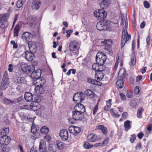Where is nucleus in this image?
<instances>
[{"instance_id":"obj_58","label":"nucleus","mask_w":152,"mask_h":152,"mask_svg":"<svg viewBox=\"0 0 152 152\" xmlns=\"http://www.w3.org/2000/svg\"><path fill=\"white\" fill-rule=\"evenodd\" d=\"M74 126H70L69 128V130L70 132L74 134Z\"/></svg>"},{"instance_id":"obj_63","label":"nucleus","mask_w":152,"mask_h":152,"mask_svg":"<svg viewBox=\"0 0 152 152\" xmlns=\"http://www.w3.org/2000/svg\"><path fill=\"white\" fill-rule=\"evenodd\" d=\"M120 96L121 99L123 100H125L126 96L124 94L122 93H120Z\"/></svg>"},{"instance_id":"obj_52","label":"nucleus","mask_w":152,"mask_h":152,"mask_svg":"<svg viewBox=\"0 0 152 152\" xmlns=\"http://www.w3.org/2000/svg\"><path fill=\"white\" fill-rule=\"evenodd\" d=\"M143 4L144 5V7L146 8H149L150 7V4L149 2L147 1H144L143 2Z\"/></svg>"},{"instance_id":"obj_8","label":"nucleus","mask_w":152,"mask_h":152,"mask_svg":"<svg viewBox=\"0 0 152 152\" xmlns=\"http://www.w3.org/2000/svg\"><path fill=\"white\" fill-rule=\"evenodd\" d=\"M80 47L79 43L76 41H71L69 45V49L70 52L77 50V52L79 50Z\"/></svg>"},{"instance_id":"obj_25","label":"nucleus","mask_w":152,"mask_h":152,"mask_svg":"<svg viewBox=\"0 0 152 152\" xmlns=\"http://www.w3.org/2000/svg\"><path fill=\"white\" fill-rule=\"evenodd\" d=\"M39 149L40 152L47 150L46 144L45 141L41 140L39 144Z\"/></svg>"},{"instance_id":"obj_62","label":"nucleus","mask_w":152,"mask_h":152,"mask_svg":"<svg viewBox=\"0 0 152 152\" xmlns=\"http://www.w3.org/2000/svg\"><path fill=\"white\" fill-rule=\"evenodd\" d=\"M30 152H39L38 151L37 148L33 147L31 148Z\"/></svg>"},{"instance_id":"obj_20","label":"nucleus","mask_w":152,"mask_h":152,"mask_svg":"<svg viewBox=\"0 0 152 152\" xmlns=\"http://www.w3.org/2000/svg\"><path fill=\"white\" fill-rule=\"evenodd\" d=\"M25 58L28 61H32L34 58V55L31 52L26 51L25 52Z\"/></svg>"},{"instance_id":"obj_3","label":"nucleus","mask_w":152,"mask_h":152,"mask_svg":"<svg viewBox=\"0 0 152 152\" xmlns=\"http://www.w3.org/2000/svg\"><path fill=\"white\" fill-rule=\"evenodd\" d=\"M83 113H82L80 111L75 110L73 111L72 118H69V122L72 124L74 123L72 121H71L72 119L77 121L82 120L84 118V114Z\"/></svg>"},{"instance_id":"obj_36","label":"nucleus","mask_w":152,"mask_h":152,"mask_svg":"<svg viewBox=\"0 0 152 152\" xmlns=\"http://www.w3.org/2000/svg\"><path fill=\"white\" fill-rule=\"evenodd\" d=\"M111 101L112 100L111 99H110L108 101H107L106 105L104 107V110L108 111L110 108L111 104Z\"/></svg>"},{"instance_id":"obj_45","label":"nucleus","mask_w":152,"mask_h":152,"mask_svg":"<svg viewBox=\"0 0 152 152\" xmlns=\"http://www.w3.org/2000/svg\"><path fill=\"white\" fill-rule=\"evenodd\" d=\"M24 2H23L22 0H18L17 3V7L18 8L21 7L23 6V4Z\"/></svg>"},{"instance_id":"obj_13","label":"nucleus","mask_w":152,"mask_h":152,"mask_svg":"<svg viewBox=\"0 0 152 152\" xmlns=\"http://www.w3.org/2000/svg\"><path fill=\"white\" fill-rule=\"evenodd\" d=\"M32 34L28 32H26L23 34L22 38L25 42H26L28 43V42H32L30 40L32 38Z\"/></svg>"},{"instance_id":"obj_24","label":"nucleus","mask_w":152,"mask_h":152,"mask_svg":"<svg viewBox=\"0 0 152 152\" xmlns=\"http://www.w3.org/2000/svg\"><path fill=\"white\" fill-rule=\"evenodd\" d=\"M105 76V74L103 72H96L95 77L98 80H101L103 79Z\"/></svg>"},{"instance_id":"obj_59","label":"nucleus","mask_w":152,"mask_h":152,"mask_svg":"<svg viewBox=\"0 0 152 152\" xmlns=\"http://www.w3.org/2000/svg\"><path fill=\"white\" fill-rule=\"evenodd\" d=\"M109 140V138L108 137H106L104 140L102 144L103 146H105L108 143Z\"/></svg>"},{"instance_id":"obj_51","label":"nucleus","mask_w":152,"mask_h":152,"mask_svg":"<svg viewBox=\"0 0 152 152\" xmlns=\"http://www.w3.org/2000/svg\"><path fill=\"white\" fill-rule=\"evenodd\" d=\"M98 104H96V105L95 106V107L94 108L93 110V114L94 115H95L96 114V112L97 111V110L98 109Z\"/></svg>"},{"instance_id":"obj_49","label":"nucleus","mask_w":152,"mask_h":152,"mask_svg":"<svg viewBox=\"0 0 152 152\" xmlns=\"http://www.w3.org/2000/svg\"><path fill=\"white\" fill-rule=\"evenodd\" d=\"M74 134L78 133L81 131V129L79 127L74 126Z\"/></svg>"},{"instance_id":"obj_17","label":"nucleus","mask_w":152,"mask_h":152,"mask_svg":"<svg viewBox=\"0 0 152 152\" xmlns=\"http://www.w3.org/2000/svg\"><path fill=\"white\" fill-rule=\"evenodd\" d=\"M31 72L30 76L33 79H37L41 75V71L40 69H37L35 71Z\"/></svg>"},{"instance_id":"obj_21","label":"nucleus","mask_w":152,"mask_h":152,"mask_svg":"<svg viewBox=\"0 0 152 152\" xmlns=\"http://www.w3.org/2000/svg\"><path fill=\"white\" fill-rule=\"evenodd\" d=\"M36 18L33 16H31L29 17L28 19V24L29 26L31 28H34V22L36 20Z\"/></svg>"},{"instance_id":"obj_57","label":"nucleus","mask_w":152,"mask_h":152,"mask_svg":"<svg viewBox=\"0 0 152 152\" xmlns=\"http://www.w3.org/2000/svg\"><path fill=\"white\" fill-rule=\"evenodd\" d=\"M126 95L128 98H132L133 96L132 93V92H127Z\"/></svg>"},{"instance_id":"obj_35","label":"nucleus","mask_w":152,"mask_h":152,"mask_svg":"<svg viewBox=\"0 0 152 152\" xmlns=\"http://www.w3.org/2000/svg\"><path fill=\"white\" fill-rule=\"evenodd\" d=\"M85 94L88 96H90L91 97H93L94 96V92L88 89L85 91Z\"/></svg>"},{"instance_id":"obj_22","label":"nucleus","mask_w":152,"mask_h":152,"mask_svg":"<svg viewBox=\"0 0 152 152\" xmlns=\"http://www.w3.org/2000/svg\"><path fill=\"white\" fill-rule=\"evenodd\" d=\"M126 75V69L123 68H121L119 71L118 74V77L121 79H124Z\"/></svg>"},{"instance_id":"obj_14","label":"nucleus","mask_w":152,"mask_h":152,"mask_svg":"<svg viewBox=\"0 0 152 152\" xmlns=\"http://www.w3.org/2000/svg\"><path fill=\"white\" fill-rule=\"evenodd\" d=\"M30 107V108L34 111H37L39 109V107L44 109V107L42 106H40V104L36 102H33L31 104Z\"/></svg>"},{"instance_id":"obj_27","label":"nucleus","mask_w":152,"mask_h":152,"mask_svg":"<svg viewBox=\"0 0 152 152\" xmlns=\"http://www.w3.org/2000/svg\"><path fill=\"white\" fill-rule=\"evenodd\" d=\"M33 96L30 93L26 92L24 95V98L27 102H31L32 101Z\"/></svg>"},{"instance_id":"obj_6","label":"nucleus","mask_w":152,"mask_h":152,"mask_svg":"<svg viewBox=\"0 0 152 152\" xmlns=\"http://www.w3.org/2000/svg\"><path fill=\"white\" fill-rule=\"evenodd\" d=\"M107 59L105 54L103 53H98L96 58V61L99 64H104Z\"/></svg>"},{"instance_id":"obj_53","label":"nucleus","mask_w":152,"mask_h":152,"mask_svg":"<svg viewBox=\"0 0 152 152\" xmlns=\"http://www.w3.org/2000/svg\"><path fill=\"white\" fill-rule=\"evenodd\" d=\"M134 94H137L139 93L140 90L138 86H137L134 89Z\"/></svg>"},{"instance_id":"obj_56","label":"nucleus","mask_w":152,"mask_h":152,"mask_svg":"<svg viewBox=\"0 0 152 152\" xmlns=\"http://www.w3.org/2000/svg\"><path fill=\"white\" fill-rule=\"evenodd\" d=\"M87 81L89 83H91V84L94 85L95 80L91 78H87Z\"/></svg>"},{"instance_id":"obj_47","label":"nucleus","mask_w":152,"mask_h":152,"mask_svg":"<svg viewBox=\"0 0 152 152\" xmlns=\"http://www.w3.org/2000/svg\"><path fill=\"white\" fill-rule=\"evenodd\" d=\"M130 104L132 107L135 108L137 104V102L135 100H132L131 101Z\"/></svg>"},{"instance_id":"obj_15","label":"nucleus","mask_w":152,"mask_h":152,"mask_svg":"<svg viewBox=\"0 0 152 152\" xmlns=\"http://www.w3.org/2000/svg\"><path fill=\"white\" fill-rule=\"evenodd\" d=\"M28 45L30 52L34 53L37 50V46L35 42H28Z\"/></svg>"},{"instance_id":"obj_11","label":"nucleus","mask_w":152,"mask_h":152,"mask_svg":"<svg viewBox=\"0 0 152 152\" xmlns=\"http://www.w3.org/2000/svg\"><path fill=\"white\" fill-rule=\"evenodd\" d=\"M102 43H103L105 45L104 49L105 50L109 52H110L112 51V42L111 40H105L102 42Z\"/></svg>"},{"instance_id":"obj_55","label":"nucleus","mask_w":152,"mask_h":152,"mask_svg":"<svg viewBox=\"0 0 152 152\" xmlns=\"http://www.w3.org/2000/svg\"><path fill=\"white\" fill-rule=\"evenodd\" d=\"M150 40L151 37L150 35H149L147 36L146 39V41L147 46H149V45Z\"/></svg>"},{"instance_id":"obj_26","label":"nucleus","mask_w":152,"mask_h":152,"mask_svg":"<svg viewBox=\"0 0 152 152\" xmlns=\"http://www.w3.org/2000/svg\"><path fill=\"white\" fill-rule=\"evenodd\" d=\"M102 1L100 4V6L102 9H104L109 6L110 3V0H102Z\"/></svg>"},{"instance_id":"obj_28","label":"nucleus","mask_w":152,"mask_h":152,"mask_svg":"<svg viewBox=\"0 0 152 152\" xmlns=\"http://www.w3.org/2000/svg\"><path fill=\"white\" fill-rule=\"evenodd\" d=\"M97 129L101 130L102 133L105 135H106L107 133V129L106 127L102 125H99L97 126Z\"/></svg>"},{"instance_id":"obj_30","label":"nucleus","mask_w":152,"mask_h":152,"mask_svg":"<svg viewBox=\"0 0 152 152\" xmlns=\"http://www.w3.org/2000/svg\"><path fill=\"white\" fill-rule=\"evenodd\" d=\"M43 86H36L34 88V90L35 92L37 94L43 93L44 91Z\"/></svg>"},{"instance_id":"obj_64","label":"nucleus","mask_w":152,"mask_h":152,"mask_svg":"<svg viewBox=\"0 0 152 152\" xmlns=\"http://www.w3.org/2000/svg\"><path fill=\"white\" fill-rule=\"evenodd\" d=\"M127 113L126 112H124L123 113L122 115V118L124 119H125L126 118Z\"/></svg>"},{"instance_id":"obj_37","label":"nucleus","mask_w":152,"mask_h":152,"mask_svg":"<svg viewBox=\"0 0 152 152\" xmlns=\"http://www.w3.org/2000/svg\"><path fill=\"white\" fill-rule=\"evenodd\" d=\"M56 144L58 148L60 150L63 149L64 147V144L63 143L60 141H56Z\"/></svg>"},{"instance_id":"obj_19","label":"nucleus","mask_w":152,"mask_h":152,"mask_svg":"<svg viewBox=\"0 0 152 152\" xmlns=\"http://www.w3.org/2000/svg\"><path fill=\"white\" fill-rule=\"evenodd\" d=\"M45 83V80L43 78L39 77L35 79L34 81V83L36 86H43Z\"/></svg>"},{"instance_id":"obj_5","label":"nucleus","mask_w":152,"mask_h":152,"mask_svg":"<svg viewBox=\"0 0 152 152\" xmlns=\"http://www.w3.org/2000/svg\"><path fill=\"white\" fill-rule=\"evenodd\" d=\"M21 68L22 70L27 74L31 73L35 69V66L34 65H28L26 64H21Z\"/></svg>"},{"instance_id":"obj_39","label":"nucleus","mask_w":152,"mask_h":152,"mask_svg":"<svg viewBox=\"0 0 152 152\" xmlns=\"http://www.w3.org/2000/svg\"><path fill=\"white\" fill-rule=\"evenodd\" d=\"M17 83L18 84L23 83L24 81V78L23 77H16Z\"/></svg>"},{"instance_id":"obj_40","label":"nucleus","mask_w":152,"mask_h":152,"mask_svg":"<svg viewBox=\"0 0 152 152\" xmlns=\"http://www.w3.org/2000/svg\"><path fill=\"white\" fill-rule=\"evenodd\" d=\"M49 129L46 126L42 127L40 129V132L43 134H46L48 132Z\"/></svg>"},{"instance_id":"obj_46","label":"nucleus","mask_w":152,"mask_h":152,"mask_svg":"<svg viewBox=\"0 0 152 152\" xmlns=\"http://www.w3.org/2000/svg\"><path fill=\"white\" fill-rule=\"evenodd\" d=\"M37 128L34 123H32L31 127V132L32 133H34L37 132Z\"/></svg>"},{"instance_id":"obj_10","label":"nucleus","mask_w":152,"mask_h":152,"mask_svg":"<svg viewBox=\"0 0 152 152\" xmlns=\"http://www.w3.org/2000/svg\"><path fill=\"white\" fill-rule=\"evenodd\" d=\"M11 138L7 135L0 137V144L2 145H8L10 143Z\"/></svg>"},{"instance_id":"obj_18","label":"nucleus","mask_w":152,"mask_h":152,"mask_svg":"<svg viewBox=\"0 0 152 152\" xmlns=\"http://www.w3.org/2000/svg\"><path fill=\"white\" fill-rule=\"evenodd\" d=\"M96 26L97 29L100 31L103 30H106L107 28V26L105 23L103 22H98L97 23Z\"/></svg>"},{"instance_id":"obj_41","label":"nucleus","mask_w":152,"mask_h":152,"mask_svg":"<svg viewBox=\"0 0 152 152\" xmlns=\"http://www.w3.org/2000/svg\"><path fill=\"white\" fill-rule=\"evenodd\" d=\"M136 62V58L134 56H133L131 58V61L129 64L130 65H134Z\"/></svg>"},{"instance_id":"obj_1","label":"nucleus","mask_w":152,"mask_h":152,"mask_svg":"<svg viewBox=\"0 0 152 152\" xmlns=\"http://www.w3.org/2000/svg\"><path fill=\"white\" fill-rule=\"evenodd\" d=\"M131 38V35L128 34L127 28L124 27L123 28L122 31L121 43V48L123 47L125 43L129 39H130Z\"/></svg>"},{"instance_id":"obj_9","label":"nucleus","mask_w":152,"mask_h":152,"mask_svg":"<svg viewBox=\"0 0 152 152\" xmlns=\"http://www.w3.org/2000/svg\"><path fill=\"white\" fill-rule=\"evenodd\" d=\"M9 84L8 81V77L6 73L4 74L1 83L0 88L1 90H4L8 86Z\"/></svg>"},{"instance_id":"obj_33","label":"nucleus","mask_w":152,"mask_h":152,"mask_svg":"<svg viewBox=\"0 0 152 152\" xmlns=\"http://www.w3.org/2000/svg\"><path fill=\"white\" fill-rule=\"evenodd\" d=\"M121 79H119L116 82V84L118 87L120 89H121L124 86V81L123 80Z\"/></svg>"},{"instance_id":"obj_38","label":"nucleus","mask_w":152,"mask_h":152,"mask_svg":"<svg viewBox=\"0 0 152 152\" xmlns=\"http://www.w3.org/2000/svg\"><path fill=\"white\" fill-rule=\"evenodd\" d=\"M9 132V130L8 128H4L1 132V134L3 136L7 135Z\"/></svg>"},{"instance_id":"obj_12","label":"nucleus","mask_w":152,"mask_h":152,"mask_svg":"<svg viewBox=\"0 0 152 152\" xmlns=\"http://www.w3.org/2000/svg\"><path fill=\"white\" fill-rule=\"evenodd\" d=\"M59 136L62 140L65 141L67 140L69 138L68 131L65 129L61 130L60 132Z\"/></svg>"},{"instance_id":"obj_61","label":"nucleus","mask_w":152,"mask_h":152,"mask_svg":"<svg viewBox=\"0 0 152 152\" xmlns=\"http://www.w3.org/2000/svg\"><path fill=\"white\" fill-rule=\"evenodd\" d=\"M8 70L10 72H12L13 70V66L12 64H10L9 65Z\"/></svg>"},{"instance_id":"obj_60","label":"nucleus","mask_w":152,"mask_h":152,"mask_svg":"<svg viewBox=\"0 0 152 152\" xmlns=\"http://www.w3.org/2000/svg\"><path fill=\"white\" fill-rule=\"evenodd\" d=\"M18 17V15L17 14H16L15 15L14 20L13 22L12 27H13L14 26V25L16 23V22L17 20Z\"/></svg>"},{"instance_id":"obj_34","label":"nucleus","mask_w":152,"mask_h":152,"mask_svg":"<svg viewBox=\"0 0 152 152\" xmlns=\"http://www.w3.org/2000/svg\"><path fill=\"white\" fill-rule=\"evenodd\" d=\"M130 123H131L132 122L129 120H127L124 122V126L125 128V130L126 131H128L131 128V126L130 124Z\"/></svg>"},{"instance_id":"obj_32","label":"nucleus","mask_w":152,"mask_h":152,"mask_svg":"<svg viewBox=\"0 0 152 152\" xmlns=\"http://www.w3.org/2000/svg\"><path fill=\"white\" fill-rule=\"evenodd\" d=\"M20 30V27L19 24H17L14 28L13 31L14 37H18V33Z\"/></svg>"},{"instance_id":"obj_29","label":"nucleus","mask_w":152,"mask_h":152,"mask_svg":"<svg viewBox=\"0 0 152 152\" xmlns=\"http://www.w3.org/2000/svg\"><path fill=\"white\" fill-rule=\"evenodd\" d=\"M41 3L40 1H35L33 2L32 7L33 9L38 10L41 5Z\"/></svg>"},{"instance_id":"obj_23","label":"nucleus","mask_w":152,"mask_h":152,"mask_svg":"<svg viewBox=\"0 0 152 152\" xmlns=\"http://www.w3.org/2000/svg\"><path fill=\"white\" fill-rule=\"evenodd\" d=\"M87 138L88 140L91 142H96L98 139L97 135L94 133L89 134L87 136Z\"/></svg>"},{"instance_id":"obj_43","label":"nucleus","mask_w":152,"mask_h":152,"mask_svg":"<svg viewBox=\"0 0 152 152\" xmlns=\"http://www.w3.org/2000/svg\"><path fill=\"white\" fill-rule=\"evenodd\" d=\"M84 148L86 149H89L92 148L93 145H91L88 142H85L83 144Z\"/></svg>"},{"instance_id":"obj_16","label":"nucleus","mask_w":152,"mask_h":152,"mask_svg":"<svg viewBox=\"0 0 152 152\" xmlns=\"http://www.w3.org/2000/svg\"><path fill=\"white\" fill-rule=\"evenodd\" d=\"M75 110L80 111L82 113H84L86 111L85 107L81 104L77 103L74 107Z\"/></svg>"},{"instance_id":"obj_54","label":"nucleus","mask_w":152,"mask_h":152,"mask_svg":"<svg viewBox=\"0 0 152 152\" xmlns=\"http://www.w3.org/2000/svg\"><path fill=\"white\" fill-rule=\"evenodd\" d=\"M72 32L73 31L72 30H66V33H67L66 37H69Z\"/></svg>"},{"instance_id":"obj_2","label":"nucleus","mask_w":152,"mask_h":152,"mask_svg":"<svg viewBox=\"0 0 152 152\" xmlns=\"http://www.w3.org/2000/svg\"><path fill=\"white\" fill-rule=\"evenodd\" d=\"M9 17L7 14H4L0 15V27L4 28L8 27L9 23L7 19Z\"/></svg>"},{"instance_id":"obj_31","label":"nucleus","mask_w":152,"mask_h":152,"mask_svg":"<svg viewBox=\"0 0 152 152\" xmlns=\"http://www.w3.org/2000/svg\"><path fill=\"white\" fill-rule=\"evenodd\" d=\"M144 111V109L142 107H140L138 110L137 114V117L139 118H142V114Z\"/></svg>"},{"instance_id":"obj_48","label":"nucleus","mask_w":152,"mask_h":152,"mask_svg":"<svg viewBox=\"0 0 152 152\" xmlns=\"http://www.w3.org/2000/svg\"><path fill=\"white\" fill-rule=\"evenodd\" d=\"M104 64H99V69L98 72L100 71L103 72V71L105 69L106 67L103 65Z\"/></svg>"},{"instance_id":"obj_50","label":"nucleus","mask_w":152,"mask_h":152,"mask_svg":"<svg viewBox=\"0 0 152 152\" xmlns=\"http://www.w3.org/2000/svg\"><path fill=\"white\" fill-rule=\"evenodd\" d=\"M136 136L135 134H133L131 135V137H130V140L131 142L132 143H133L134 141L136 139Z\"/></svg>"},{"instance_id":"obj_7","label":"nucleus","mask_w":152,"mask_h":152,"mask_svg":"<svg viewBox=\"0 0 152 152\" xmlns=\"http://www.w3.org/2000/svg\"><path fill=\"white\" fill-rule=\"evenodd\" d=\"M84 95L82 92L77 93L73 95V100L75 103H81L84 100Z\"/></svg>"},{"instance_id":"obj_4","label":"nucleus","mask_w":152,"mask_h":152,"mask_svg":"<svg viewBox=\"0 0 152 152\" xmlns=\"http://www.w3.org/2000/svg\"><path fill=\"white\" fill-rule=\"evenodd\" d=\"M94 16L99 19L102 20H104L106 18L107 13L103 9H99L98 11H95L94 12Z\"/></svg>"},{"instance_id":"obj_44","label":"nucleus","mask_w":152,"mask_h":152,"mask_svg":"<svg viewBox=\"0 0 152 152\" xmlns=\"http://www.w3.org/2000/svg\"><path fill=\"white\" fill-rule=\"evenodd\" d=\"M48 150L49 152H56V148L54 146H50L48 147Z\"/></svg>"},{"instance_id":"obj_42","label":"nucleus","mask_w":152,"mask_h":152,"mask_svg":"<svg viewBox=\"0 0 152 152\" xmlns=\"http://www.w3.org/2000/svg\"><path fill=\"white\" fill-rule=\"evenodd\" d=\"M92 68L93 70L96 72H98L99 69V64L97 62L95 64H93L92 65Z\"/></svg>"}]
</instances>
